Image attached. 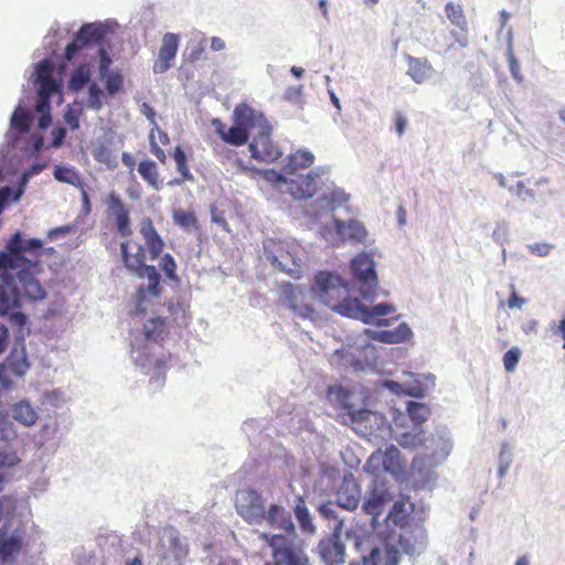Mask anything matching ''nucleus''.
<instances>
[{"label": "nucleus", "instance_id": "nucleus-59", "mask_svg": "<svg viewBox=\"0 0 565 565\" xmlns=\"http://www.w3.org/2000/svg\"><path fill=\"white\" fill-rule=\"evenodd\" d=\"M150 151L151 153L161 162L166 163L167 156L162 148L156 142V137L153 130L150 131Z\"/></svg>", "mask_w": 565, "mask_h": 565}, {"label": "nucleus", "instance_id": "nucleus-14", "mask_svg": "<svg viewBox=\"0 0 565 565\" xmlns=\"http://www.w3.org/2000/svg\"><path fill=\"white\" fill-rule=\"evenodd\" d=\"M366 467L373 473L382 470L397 475L404 469V465L401 460V452L394 445L387 447L385 451H382L381 449L374 451L370 456Z\"/></svg>", "mask_w": 565, "mask_h": 565}, {"label": "nucleus", "instance_id": "nucleus-9", "mask_svg": "<svg viewBox=\"0 0 565 565\" xmlns=\"http://www.w3.org/2000/svg\"><path fill=\"white\" fill-rule=\"evenodd\" d=\"M237 513L250 524L264 522L265 504L262 494L254 489H242L235 498Z\"/></svg>", "mask_w": 565, "mask_h": 565}, {"label": "nucleus", "instance_id": "nucleus-13", "mask_svg": "<svg viewBox=\"0 0 565 565\" xmlns=\"http://www.w3.org/2000/svg\"><path fill=\"white\" fill-rule=\"evenodd\" d=\"M250 109L247 106H237L234 110L235 117V126H232L230 129H226L225 126L221 122V120L216 119L213 121L215 127V132L221 137L223 141L230 143L232 146H243L248 141L249 130L256 129L257 126H250L249 122H244L238 116L237 111Z\"/></svg>", "mask_w": 565, "mask_h": 565}, {"label": "nucleus", "instance_id": "nucleus-44", "mask_svg": "<svg viewBox=\"0 0 565 565\" xmlns=\"http://www.w3.org/2000/svg\"><path fill=\"white\" fill-rule=\"evenodd\" d=\"M107 203L108 212L113 216L114 221L129 212L120 196L115 193H110L108 195Z\"/></svg>", "mask_w": 565, "mask_h": 565}, {"label": "nucleus", "instance_id": "nucleus-6", "mask_svg": "<svg viewBox=\"0 0 565 565\" xmlns=\"http://www.w3.org/2000/svg\"><path fill=\"white\" fill-rule=\"evenodd\" d=\"M350 267L361 296L365 300H373L377 290V276L372 256L360 253L351 260Z\"/></svg>", "mask_w": 565, "mask_h": 565}, {"label": "nucleus", "instance_id": "nucleus-23", "mask_svg": "<svg viewBox=\"0 0 565 565\" xmlns=\"http://www.w3.org/2000/svg\"><path fill=\"white\" fill-rule=\"evenodd\" d=\"M264 521L273 527L284 530L288 533L287 537L294 541L295 526L291 521L290 514L285 510L284 507L278 504H270L268 510H265Z\"/></svg>", "mask_w": 565, "mask_h": 565}, {"label": "nucleus", "instance_id": "nucleus-2", "mask_svg": "<svg viewBox=\"0 0 565 565\" xmlns=\"http://www.w3.org/2000/svg\"><path fill=\"white\" fill-rule=\"evenodd\" d=\"M311 289L333 311L343 317L360 320L365 324L387 327L393 320L398 319V316L385 318L396 311L395 306L392 303L384 302L369 308L358 298L347 297L348 288L342 279L329 271H319L316 275Z\"/></svg>", "mask_w": 565, "mask_h": 565}, {"label": "nucleus", "instance_id": "nucleus-20", "mask_svg": "<svg viewBox=\"0 0 565 565\" xmlns=\"http://www.w3.org/2000/svg\"><path fill=\"white\" fill-rule=\"evenodd\" d=\"M318 552L328 565L344 563L345 547L337 534L323 537L318 544Z\"/></svg>", "mask_w": 565, "mask_h": 565}, {"label": "nucleus", "instance_id": "nucleus-28", "mask_svg": "<svg viewBox=\"0 0 565 565\" xmlns=\"http://www.w3.org/2000/svg\"><path fill=\"white\" fill-rule=\"evenodd\" d=\"M12 417L24 426H32L38 419V414L29 403L20 402L13 406Z\"/></svg>", "mask_w": 565, "mask_h": 565}, {"label": "nucleus", "instance_id": "nucleus-35", "mask_svg": "<svg viewBox=\"0 0 565 565\" xmlns=\"http://www.w3.org/2000/svg\"><path fill=\"white\" fill-rule=\"evenodd\" d=\"M172 158L175 162V169L181 174L183 180H193V174L190 171L188 157L181 147H175L172 152Z\"/></svg>", "mask_w": 565, "mask_h": 565}, {"label": "nucleus", "instance_id": "nucleus-53", "mask_svg": "<svg viewBox=\"0 0 565 565\" xmlns=\"http://www.w3.org/2000/svg\"><path fill=\"white\" fill-rule=\"evenodd\" d=\"M115 224L120 236L129 237L132 234L129 212L116 218Z\"/></svg>", "mask_w": 565, "mask_h": 565}, {"label": "nucleus", "instance_id": "nucleus-42", "mask_svg": "<svg viewBox=\"0 0 565 565\" xmlns=\"http://www.w3.org/2000/svg\"><path fill=\"white\" fill-rule=\"evenodd\" d=\"M105 88L108 95L114 96L118 94L124 86L122 75L118 71L110 72L105 77Z\"/></svg>", "mask_w": 565, "mask_h": 565}, {"label": "nucleus", "instance_id": "nucleus-60", "mask_svg": "<svg viewBox=\"0 0 565 565\" xmlns=\"http://www.w3.org/2000/svg\"><path fill=\"white\" fill-rule=\"evenodd\" d=\"M508 226L505 223H499L497 224L495 228L492 232V238L503 245V243L508 239Z\"/></svg>", "mask_w": 565, "mask_h": 565}, {"label": "nucleus", "instance_id": "nucleus-26", "mask_svg": "<svg viewBox=\"0 0 565 565\" xmlns=\"http://www.w3.org/2000/svg\"><path fill=\"white\" fill-rule=\"evenodd\" d=\"M408 64L407 74L416 83L425 82L431 74V66L426 58H417L411 55L406 56Z\"/></svg>", "mask_w": 565, "mask_h": 565}, {"label": "nucleus", "instance_id": "nucleus-8", "mask_svg": "<svg viewBox=\"0 0 565 565\" xmlns=\"http://www.w3.org/2000/svg\"><path fill=\"white\" fill-rule=\"evenodd\" d=\"M266 259L278 270L292 273V266H298L297 247L279 239L269 238L264 243Z\"/></svg>", "mask_w": 565, "mask_h": 565}, {"label": "nucleus", "instance_id": "nucleus-50", "mask_svg": "<svg viewBox=\"0 0 565 565\" xmlns=\"http://www.w3.org/2000/svg\"><path fill=\"white\" fill-rule=\"evenodd\" d=\"M160 267L169 279L174 280L177 278V264L170 254H164L162 256Z\"/></svg>", "mask_w": 565, "mask_h": 565}, {"label": "nucleus", "instance_id": "nucleus-29", "mask_svg": "<svg viewBox=\"0 0 565 565\" xmlns=\"http://www.w3.org/2000/svg\"><path fill=\"white\" fill-rule=\"evenodd\" d=\"M296 519L303 532L313 533L315 524L302 497H298L294 509Z\"/></svg>", "mask_w": 565, "mask_h": 565}, {"label": "nucleus", "instance_id": "nucleus-55", "mask_svg": "<svg viewBox=\"0 0 565 565\" xmlns=\"http://www.w3.org/2000/svg\"><path fill=\"white\" fill-rule=\"evenodd\" d=\"M98 54H99L98 73H99V76L102 78H104L106 75H108L110 73L109 67H110L113 61L104 47L99 49Z\"/></svg>", "mask_w": 565, "mask_h": 565}, {"label": "nucleus", "instance_id": "nucleus-47", "mask_svg": "<svg viewBox=\"0 0 565 565\" xmlns=\"http://www.w3.org/2000/svg\"><path fill=\"white\" fill-rule=\"evenodd\" d=\"M205 51L204 40L191 41L186 46V60L190 63H193L201 58L202 54Z\"/></svg>", "mask_w": 565, "mask_h": 565}, {"label": "nucleus", "instance_id": "nucleus-49", "mask_svg": "<svg viewBox=\"0 0 565 565\" xmlns=\"http://www.w3.org/2000/svg\"><path fill=\"white\" fill-rule=\"evenodd\" d=\"M58 90V84L54 78H45L39 82V97L51 98Z\"/></svg>", "mask_w": 565, "mask_h": 565}, {"label": "nucleus", "instance_id": "nucleus-19", "mask_svg": "<svg viewBox=\"0 0 565 565\" xmlns=\"http://www.w3.org/2000/svg\"><path fill=\"white\" fill-rule=\"evenodd\" d=\"M335 501L339 507L353 511L361 501V487L352 475H345L335 493Z\"/></svg>", "mask_w": 565, "mask_h": 565}, {"label": "nucleus", "instance_id": "nucleus-33", "mask_svg": "<svg viewBox=\"0 0 565 565\" xmlns=\"http://www.w3.org/2000/svg\"><path fill=\"white\" fill-rule=\"evenodd\" d=\"M172 218L175 225L185 231L199 230L200 227L193 211L173 210Z\"/></svg>", "mask_w": 565, "mask_h": 565}, {"label": "nucleus", "instance_id": "nucleus-1", "mask_svg": "<svg viewBox=\"0 0 565 565\" xmlns=\"http://www.w3.org/2000/svg\"><path fill=\"white\" fill-rule=\"evenodd\" d=\"M42 246L41 239H23L17 232L7 243L6 249L0 252V316H8L22 341L28 317L14 310L22 307V300L34 303L47 297L45 286L38 278L41 273L39 262L25 256H39Z\"/></svg>", "mask_w": 565, "mask_h": 565}, {"label": "nucleus", "instance_id": "nucleus-24", "mask_svg": "<svg viewBox=\"0 0 565 565\" xmlns=\"http://www.w3.org/2000/svg\"><path fill=\"white\" fill-rule=\"evenodd\" d=\"M315 154L308 149H298L289 153L282 172L288 175L297 174L298 171L310 168L315 163Z\"/></svg>", "mask_w": 565, "mask_h": 565}, {"label": "nucleus", "instance_id": "nucleus-18", "mask_svg": "<svg viewBox=\"0 0 565 565\" xmlns=\"http://www.w3.org/2000/svg\"><path fill=\"white\" fill-rule=\"evenodd\" d=\"M180 43V36L175 33L168 32L163 35L159 47L157 60L153 63V72L156 74L166 73L174 61Z\"/></svg>", "mask_w": 565, "mask_h": 565}, {"label": "nucleus", "instance_id": "nucleus-31", "mask_svg": "<svg viewBox=\"0 0 565 565\" xmlns=\"http://www.w3.org/2000/svg\"><path fill=\"white\" fill-rule=\"evenodd\" d=\"M167 334L166 320L163 318H151L145 324V337L154 342L162 341Z\"/></svg>", "mask_w": 565, "mask_h": 565}, {"label": "nucleus", "instance_id": "nucleus-4", "mask_svg": "<svg viewBox=\"0 0 565 565\" xmlns=\"http://www.w3.org/2000/svg\"><path fill=\"white\" fill-rule=\"evenodd\" d=\"M350 418L354 430L371 443L377 444L392 438L391 425L381 413L359 408L351 411Z\"/></svg>", "mask_w": 565, "mask_h": 565}, {"label": "nucleus", "instance_id": "nucleus-37", "mask_svg": "<svg viewBox=\"0 0 565 565\" xmlns=\"http://www.w3.org/2000/svg\"><path fill=\"white\" fill-rule=\"evenodd\" d=\"M513 456L510 446L507 441H503L500 447L498 456V476L503 479L512 465Z\"/></svg>", "mask_w": 565, "mask_h": 565}, {"label": "nucleus", "instance_id": "nucleus-45", "mask_svg": "<svg viewBox=\"0 0 565 565\" xmlns=\"http://www.w3.org/2000/svg\"><path fill=\"white\" fill-rule=\"evenodd\" d=\"M103 90L96 83H89L87 106L96 111L100 110L103 107Z\"/></svg>", "mask_w": 565, "mask_h": 565}, {"label": "nucleus", "instance_id": "nucleus-64", "mask_svg": "<svg viewBox=\"0 0 565 565\" xmlns=\"http://www.w3.org/2000/svg\"><path fill=\"white\" fill-rule=\"evenodd\" d=\"M524 303L525 299L518 296L515 292H512L508 300V306L510 309H521Z\"/></svg>", "mask_w": 565, "mask_h": 565}, {"label": "nucleus", "instance_id": "nucleus-57", "mask_svg": "<svg viewBox=\"0 0 565 565\" xmlns=\"http://www.w3.org/2000/svg\"><path fill=\"white\" fill-rule=\"evenodd\" d=\"M349 195L341 190H335L330 194L329 206L334 210L337 206L348 203Z\"/></svg>", "mask_w": 565, "mask_h": 565}, {"label": "nucleus", "instance_id": "nucleus-52", "mask_svg": "<svg viewBox=\"0 0 565 565\" xmlns=\"http://www.w3.org/2000/svg\"><path fill=\"white\" fill-rule=\"evenodd\" d=\"M35 73H36V81H38V83L44 81L45 78H53V75H52V73H53V65H52V63L49 60H46V58L42 60L36 65Z\"/></svg>", "mask_w": 565, "mask_h": 565}, {"label": "nucleus", "instance_id": "nucleus-62", "mask_svg": "<svg viewBox=\"0 0 565 565\" xmlns=\"http://www.w3.org/2000/svg\"><path fill=\"white\" fill-rule=\"evenodd\" d=\"M319 512L322 516H324L328 520H333L337 518L335 511L332 508L331 502L323 503L319 507Z\"/></svg>", "mask_w": 565, "mask_h": 565}, {"label": "nucleus", "instance_id": "nucleus-48", "mask_svg": "<svg viewBox=\"0 0 565 565\" xmlns=\"http://www.w3.org/2000/svg\"><path fill=\"white\" fill-rule=\"evenodd\" d=\"M521 358V351L518 347L508 350L503 355V365L507 372H514Z\"/></svg>", "mask_w": 565, "mask_h": 565}, {"label": "nucleus", "instance_id": "nucleus-58", "mask_svg": "<svg viewBox=\"0 0 565 565\" xmlns=\"http://www.w3.org/2000/svg\"><path fill=\"white\" fill-rule=\"evenodd\" d=\"M508 61H509V68H510V72H511V75L512 77L518 82V83H522L523 81V76L520 72V66H519V62L518 60L515 58V56L512 54V51L509 50V53H508Z\"/></svg>", "mask_w": 565, "mask_h": 565}, {"label": "nucleus", "instance_id": "nucleus-16", "mask_svg": "<svg viewBox=\"0 0 565 565\" xmlns=\"http://www.w3.org/2000/svg\"><path fill=\"white\" fill-rule=\"evenodd\" d=\"M280 301L301 318H312L313 307L307 302L306 292L289 282L281 285Z\"/></svg>", "mask_w": 565, "mask_h": 565}, {"label": "nucleus", "instance_id": "nucleus-7", "mask_svg": "<svg viewBox=\"0 0 565 565\" xmlns=\"http://www.w3.org/2000/svg\"><path fill=\"white\" fill-rule=\"evenodd\" d=\"M333 228L329 226L321 228L322 237L331 246H340L345 242L354 244L363 243L367 236L366 228L356 220L344 222L339 218H333Z\"/></svg>", "mask_w": 565, "mask_h": 565}, {"label": "nucleus", "instance_id": "nucleus-54", "mask_svg": "<svg viewBox=\"0 0 565 565\" xmlns=\"http://www.w3.org/2000/svg\"><path fill=\"white\" fill-rule=\"evenodd\" d=\"M408 125V119L405 114L402 111H395L393 116V126L394 131L398 137H402L405 134V130Z\"/></svg>", "mask_w": 565, "mask_h": 565}, {"label": "nucleus", "instance_id": "nucleus-51", "mask_svg": "<svg viewBox=\"0 0 565 565\" xmlns=\"http://www.w3.org/2000/svg\"><path fill=\"white\" fill-rule=\"evenodd\" d=\"M258 173L267 182H270V183L282 182L286 185L288 183V178H287L288 174H285L284 172L281 173V172H277L274 169H266V170L258 171Z\"/></svg>", "mask_w": 565, "mask_h": 565}, {"label": "nucleus", "instance_id": "nucleus-15", "mask_svg": "<svg viewBox=\"0 0 565 565\" xmlns=\"http://www.w3.org/2000/svg\"><path fill=\"white\" fill-rule=\"evenodd\" d=\"M393 500L387 483L385 481L374 480L363 502V511L376 520L384 511L385 507Z\"/></svg>", "mask_w": 565, "mask_h": 565}, {"label": "nucleus", "instance_id": "nucleus-17", "mask_svg": "<svg viewBox=\"0 0 565 565\" xmlns=\"http://www.w3.org/2000/svg\"><path fill=\"white\" fill-rule=\"evenodd\" d=\"M24 545V531L15 529L10 532L8 524L0 529V561L13 563Z\"/></svg>", "mask_w": 565, "mask_h": 565}, {"label": "nucleus", "instance_id": "nucleus-46", "mask_svg": "<svg viewBox=\"0 0 565 565\" xmlns=\"http://www.w3.org/2000/svg\"><path fill=\"white\" fill-rule=\"evenodd\" d=\"M83 115V109L79 106H67L64 114V120L72 130L79 128V119Z\"/></svg>", "mask_w": 565, "mask_h": 565}, {"label": "nucleus", "instance_id": "nucleus-43", "mask_svg": "<svg viewBox=\"0 0 565 565\" xmlns=\"http://www.w3.org/2000/svg\"><path fill=\"white\" fill-rule=\"evenodd\" d=\"M332 363L343 369L349 366L356 369L359 364L354 360L353 355L344 348L334 351L332 355Z\"/></svg>", "mask_w": 565, "mask_h": 565}, {"label": "nucleus", "instance_id": "nucleus-10", "mask_svg": "<svg viewBox=\"0 0 565 565\" xmlns=\"http://www.w3.org/2000/svg\"><path fill=\"white\" fill-rule=\"evenodd\" d=\"M30 369L24 345L13 348L6 361L0 365V383L10 388L13 379L23 377Z\"/></svg>", "mask_w": 565, "mask_h": 565}, {"label": "nucleus", "instance_id": "nucleus-39", "mask_svg": "<svg viewBox=\"0 0 565 565\" xmlns=\"http://www.w3.org/2000/svg\"><path fill=\"white\" fill-rule=\"evenodd\" d=\"M93 157L97 162L105 163L108 168L117 166L111 149L105 143H99L93 149Z\"/></svg>", "mask_w": 565, "mask_h": 565}, {"label": "nucleus", "instance_id": "nucleus-38", "mask_svg": "<svg viewBox=\"0 0 565 565\" xmlns=\"http://www.w3.org/2000/svg\"><path fill=\"white\" fill-rule=\"evenodd\" d=\"M146 276L149 280V285H148V288H147V291L152 296V297H158L161 292V288H160V275L159 273L157 271L156 267L152 266V265H147L143 269H142V276L143 277Z\"/></svg>", "mask_w": 565, "mask_h": 565}, {"label": "nucleus", "instance_id": "nucleus-41", "mask_svg": "<svg viewBox=\"0 0 565 565\" xmlns=\"http://www.w3.org/2000/svg\"><path fill=\"white\" fill-rule=\"evenodd\" d=\"M398 445L403 448H416L424 443V431L418 430L416 433L406 431L398 437H394Z\"/></svg>", "mask_w": 565, "mask_h": 565}, {"label": "nucleus", "instance_id": "nucleus-36", "mask_svg": "<svg viewBox=\"0 0 565 565\" xmlns=\"http://www.w3.org/2000/svg\"><path fill=\"white\" fill-rule=\"evenodd\" d=\"M54 178L60 181L64 182L74 186L81 185V177L73 168L64 167V166H56L54 169Z\"/></svg>", "mask_w": 565, "mask_h": 565}, {"label": "nucleus", "instance_id": "nucleus-34", "mask_svg": "<svg viewBox=\"0 0 565 565\" xmlns=\"http://www.w3.org/2000/svg\"><path fill=\"white\" fill-rule=\"evenodd\" d=\"M406 409L411 420L416 427L425 423L430 416V408L424 403L408 402Z\"/></svg>", "mask_w": 565, "mask_h": 565}, {"label": "nucleus", "instance_id": "nucleus-25", "mask_svg": "<svg viewBox=\"0 0 565 565\" xmlns=\"http://www.w3.org/2000/svg\"><path fill=\"white\" fill-rule=\"evenodd\" d=\"M128 248H129L128 242H122L120 244L121 256H122L125 266L129 270L136 273L138 276H142V269L147 266L145 264V252H143L142 246L136 245L135 253H129Z\"/></svg>", "mask_w": 565, "mask_h": 565}, {"label": "nucleus", "instance_id": "nucleus-5", "mask_svg": "<svg viewBox=\"0 0 565 565\" xmlns=\"http://www.w3.org/2000/svg\"><path fill=\"white\" fill-rule=\"evenodd\" d=\"M262 537L266 540L271 548L274 563L265 565H308V557L302 548L286 535H271L263 533Z\"/></svg>", "mask_w": 565, "mask_h": 565}, {"label": "nucleus", "instance_id": "nucleus-12", "mask_svg": "<svg viewBox=\"0 0 565 565\" xmlns=\"http://www.w3.org/2000/svg\"><path fill=\"white\" fill-rule=\"evenodd\" d=\"M106 35V29L102 24H84L76 33L74 40L67 44L64 56L72 61L75 55L90 44H102Z\"/></svg>", "mask_w": 565, "mask_h": 565}, {"label": "nucleus", "instance_id": "nucleus-11", "mask_svg": "<svg viewBox=\"0 0 565 565\" xmlns=\"http://www.w3.org/2000/svg\"><path fill=\"white\" fill-rule=\"evenodd\" d=\"M327 170L322 167L312 169L307 174H299L295 179H288L287 192L295 199H310L320 188L321 175Z\"/></svg>", "mask_w": 565, "mask_h": 565}, {"label": "nucleus", "instance_id": "nucleus-3", "mask_svg": "<svg viewBox=\"0 0 565 565\" xmlns=\"http://www.w3.org/2000/svg\"><path fill=\"white\" fill-rule=\"evenodd\" d=\"M242 121L249 122L250 126H257V132L249 142L252 158L265 163H273L282 156L280 147L271 139V126L266 118L254 109H244L237 111Z\"/></svg>", "mask_w": 565, "mask_h": 565}, {"label": "nucleus", "instance_id": "nucleus-40", "mask_svg": "<svg viewBox=\"0 0 565 565\" xmlns=\"http://www.w3.org/2000/svg\"><path fill=\"white\" fill-rule=\"evenodd\" d=\"M31 125L30 114L22 109L18 108L13 113L11 117V126L13 129L18 130L20 134L28 132Z\"/></svg>", "mask_w": 565, "mask_h": 565}, {"label": "nucleus", "instance_id": "nucleus-61", "mask_svg": "<svg viewBox=\"0 0 565 565\" xmlns=\"http://www.w3.org/2000/svg\"><path fill=\"white\" fill-rule=\"evenodd\" d=\"M398 562H399V552L393 546L386 547L384 565H397Z\"/></svg>", "mask_w": 565, "mask_h": 565}, {"label": "nucleus", "instance_id": "nucleus-56", "mask_svg": "<svg viewBox=\"0 0 565 565\" xmlns=\"http://www.w3.org/2000/svg\"><path fill=\"white\" fill-rule=\"evenodd\" d=\"M526 247L531 253H533L537 256H541V257L547 256L551 253V250L554 248V246L552 244H548L545 242L532 243V244H529Z\"/></svg>", "mask_w": 565, "mask_h": 565}, {"label": "nucleus", "instance_id": "nucleus-22", "mask_svg": "<svg viewBox=\"0 0 565 565\" xmlns=\"http://www.w3.org/2000/svg\"><path fill=\"white\" fill-rule=\"evenodd\" d=\"M139 232L149 250L151 259H157L164 247V243L154 228L153 222L150 217L146 216L141 218Z\"/></svg>", "mask_w": 565, "mask_h": 565}, {"label": "nucleus", "instance_id": "nucleus-63", "mask_svg": "<svg viewBox=\"0 0 565 565\" xmlns=\"http://www.w3.org/2000/svg\"><path fill=\"white\" fill-rule=\"evenodd\" d=\"M445 12H446L447 18L454 24H458L459 23V14H458V11H457V7L452 2H449V3L446 4Z\"/></svg>", "mask_w": 565, "mask_h": 565}, {"label": "nucleus", "instance_id": "nucleus-21", "mask_svg": "<svg viewBox=\"0 0 565 565\" xmlns=\"http://www.w3.org/2000/svg\"><path fill=\"white\" fill-rule=\"evenodd\" d=\"M365 334L375 341L397 344L409 340L413 332L406 322L399 323L394 330H365Z\"/></svg>", "mask_w": 565, "mask_h": 565}, {"label": "nucleus", "instance_id": "nucleus-30", "mask_svg": "<svg viewBox=\"0 0 565 565\" xmlns=\"http://www.w3.org/2000/svg\"><path fill=\"white\" fill-rule=\"evenodd\" d=\"M328 398L332 403L339 404L342 408L348 412V415L351 416V411H356L351 404V392L340 385L329 387L328 390Z\"/></svg>", "mask_w": 565, "mask_h": 565}, {"label": "nucleus", "instance_id": "nucleus-27", "mask_svg": "<svg viewBox=\"0 0 565 565\" xmlns=\"http://www.w3.org/2000/svg\"><path fill=\"white\" fill-rule=\"evenodd\" d=\"M138 172L142 180L147 182V184L159 191L161 189V181L159 180V170L154 161L147 159L139 162Z\"/></svg>", "mask_w": 565, "mask_h": 565}, {"label": "nucleus", "instance_id": "nucleus-32", "mask_svg": "<svg viewBox=\"0 0 565 565\" xmlns=\"http://www.w3.org/2000/svg\"><path fill=\"white\" fill-rule=\"evenodd\" d=\"M92 72L87 64L78 65L72 73L68 87L73 92H79L90 82Z\"/></svg>", "mask_w": 565, "mask_h": 565}]
</instances>
